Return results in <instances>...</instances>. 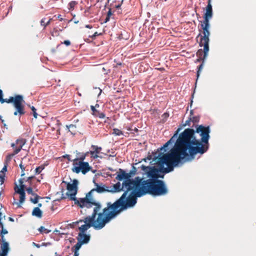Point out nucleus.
<instances>
[{"instance_id": "412c9836", "label": "nucleus", "mask_w": 256, "mask_h": 256, "mask_svg": "<svg viewBox=\"0 0 256 256\" xmlns=\"http://www.w3.org/2000/svg\"><path fill=\"white\" fill-rule=\"evenodd\" d=\"M52 20V18H50L48 21L46 22V18H44L41 20L40 22V25L44 26V29L46 26L50 24Z\"/></svg>"}, {"instance_id": "13d9d810", "label": "nucleus", "mask_w": 256, "mask_h": 256, "mask_svg": "<svg viewBox=\"0 0 256 256\" xmlns=\"http://www.w3.org/2000/svg\"><path fill=\"white\" fill-rule=\"evenodd\" d=\"M169 145H163V147L164 148H166V147H168Z\"/></svg>"}, {"instance_id": "09e8293b", "label": "nucleus", "mask_w": 256, "mask_h": 256, "mask_svg": "<svg viewBox=\"0 0 256 256\" xmlns=\"http://www.w3.org/2000/svg\"><path fill=\"white\" fill-rule=\"evenodd\" d=\"M85 27L88 28H92V26L90 24H86Z\"/></svg>"}, {"instance_id": "473e14b6", "label": "nucleus", "mask_w": 256, "mask_h": 256, "mask_svg": "<svg viewBox=\"0 0 256 256\" xmlns=\"http://www.w3.org/2000/svg\"><path fill=\"white\" fill-rule=\"evenodd\" d=\"M5 174L2 172L0 171V184H2L4 182Z\"/></svg>"}, {"instance_id": "f257e3e1", "label": "nucleus", "mask_w": 256, "mask_h": 256, "mask_svg": "<svg viewBox=\"0 0 256 256\" xmlns=\"http://www.w3.org/2000/svg\"><path fill=\"white\" fill-rule=\"evenodd\" d=\"M208 148V145H174L158 158V162L168 166L164 170L168 172L180 164L192 161L197 154H203Z\"/></svg>"}, {"instance_id": "393cba45", "label": "nucleus", "mask_w": 256, "mask_h": 256, "mask_svg": "<svg viewBox=\"0 0 256 256\" xmlns=\"http://www.w3.org/2000/svg\"><path fill=\"white\" fill-rule=\"evenodd\" d=\"M33 196H34V198H30V200L31 201V202L34 204H37L38 202V200L41 198L36 194Z\"/></svg>"}, {"instance_id": "4468645a", "label": "nucleus", "mask_w": 256, "mask_h": 256, "mask_svg": "<svg viewBox=\"0 0 256 256\" xmlns=\"http://www.w3.org/2000/svg\"><path fill=\"white\" fill-rule=\"evenodd\" d=\"M12 145V146L14 148V152L12 154H8L6 158L4 164H8V163L11 161L12 157L16 154H18L22 148V147L24 145Z\"/></svg>"}, {"instance_id": "a18cd8bd", "label": "nucleus", "mask_w": 256, "mask_h": 256, "mask_svg": "<svg viewBox=\"0 0 256 256\" xmlns=\"http://www.w3.org/2000/svg\"><path fill=\"white\" fill-rule=\"evenodd\" d=\"M58 18L60 20V21H62L63 20V18L62 17V16L60 14H58Z\"/></svg>"}, {"instance_id": "9b49d317", "label": "nucleus", "mask_w": 256, "mask_h": 256, "mask_svg": "<svg viewBox=\"0 0 256 256\" xmlns=\"http://www.w3.org/2000/svg\"><path fill=\"white\" fill-rule=\"evenodd\" d=\"M84 156H82L73 160L72 170L74 172L79 174L81 172L83 174H86L92 169L88 162H84Z\"/></svg>"}, {"instance_id": "423d86ee", "label": "nucleus", "mask_w": 256, "mask_h": 256, "mask_svg": "<svg viewBox=\"0 0 256 256\" xmlns=\"http://www.w3.org/2000/svg\"><path fill=\"white\" fill-rule=\"evenodd\" d=\"M180 129L181 128H178L174 136L164 144H198L193 128L185 129L178 136V133Z\"/></svg>"}, {"instance_id": "7ed1b4c3", "label": "nucleus", "mask_w": 256, "mask_h": 256, "mask_svg": "<svg viewBox=\"0 0 256 256\" xmlns=\"http://www.w3.org/2000/svg\"><path fill=\"white\" fill-rule=\"evenodd\" d=\"M116 216V215L114 212H110L104 208L102 212L99 214L98 216L92 214L86 216L82 220L76 221L74 222L76 224L82 222L84 223L78 228L80 232L77 237L78 241L80 242L83 244L88 243L90 240V236L86 234L85 232L88 228L93 227L96 230H101Z\"/></svg>"}, {"instance_id": "cd10ccee", "label": "nucleus", "mask_w": 256, "mask_h": 256, "mask_svg": "<svg viewBox=\"0 0 256 256\" xmlns=\"http://www.w3.org/2000/svg\"><path fill=\"white\" fill-rule=\"evenodd\" d=\"M192 122H193L194 125L196 124H197L199 122L200 118L199 116H194L192 117H190Z\"/></svg>"}, {"instance_id": "dca6fc26", "label": "nucleus", "mask_w": 256, "mask_h": 256, "mask_svg": "<svg viewBox=\"0 0 256 256\" xmlns=\"http://www.w3.org/2000/svg\"><path fill=\"white\" fill-rule=\"evenodd\" d=\"M212 8L211 2H208V5L206 8V12L204 14V20H210L212 16Z\"/></svg>"}, {"instance_id": "bb28decb", "label": "nucleus", "mask_w": 256, "mask_h": 256, "mask_svg": "<svg viewBox=\"0 0 256 256\" xmlns=\"http://www.w3.org/2000/svg\"><path fill=\"white\" fill-rule=\"evenodd\" d=\"M38 231L41 233L48 234L50 232V230L46 228L44 226H41L38 229Z\"/></svg>"}, {"instance_id": "c9c22d12", "label": "nucleus", "mask_w": 256, "mask_h": 256, "mask_svg": "<svg viewBox=\"0 0 256 256\" xmlns=\"http://www.w3.org/2000/svg\"><path fill=\"white\" fill-rule=\"evenodd\" d=\"M44 166H38L36 168V174H39L40 173V172L42 171V170H44Z\"/></svg>"}, {"instance_id": "5701e85b", "label": "nucleus", "mask_w": 256, "mask_h": 256, "mask_svg": "<svg viewBox=\"0 0 256 256\" xmlns=\"http://www.w3.org/2000/svg\"><path fill=\"white\" fill-rule=\"evenodd\" d=\"M92 146L93 148V150H94V151L92 152V154H93L94 152H95L96 154L102 153L103 154H106V153L104 152H102V148L98 147L95 145H92Z\"/></svg>"}, {"instance_id": "f3484780", "label": "nucleus", "mask_w": 256, "mask_h": 256, "mask_svg": "<svg viewBox=\"0 0 256 256\" xmlns=\"http://www.w3.org/2000/svg\"><path fill=\"white\" fill-rule=\"evenodd\" d=\"M203 46V50L202 49H199L196 53V55L198 57V58L196 60V62H200L202 60L203 62H204V59L206 58L208 54L209 50L206 52L204 46Z\"/></svg>"}, {"instance_id": "49530a36", "label": "nucleus", "mask_w": 256, "mask_h": 256, "mask_svg": "<svg viewBox=\"0 0 256 256\" xmlns=\"http://www.w3.org/2000/svg\"><path fill=\"white\" fill-rule=\"evenodd\" d=\"M0 227L2 229H3L4 228V226L1 220V219H0Z\"/></svg>"}, {"instance_id": "e2e57ef3", "label": "nucleus", "mask_w": 256, "mask_h": 256, "mask_svg": "<svg viewBox=\"0 0 256 256\" xmlns=\"http://www.w3.org/2000/svg\"><path fill=\"white\" fill-rule=\"evenodd\" d=\"M1 216H2V213L0 212V219H2Z\"/></svg>"}, {"instance_id": "3c124183", "label": "nucleus", "mask_w": 256, "mask_h": 256, "mask_svg": "<svg viewBox=\"0 0 256 256\" xmlns=\"http://www.w3.org/2000/svg\"><path fill=\"white\" fill-rule=\"evenodd\" d=\"M64 158H67L68 160H70V156L69 155H66L65 156H64Z\"/></svg>"}, {"instance_id": "864d4df0", "label": "nucleus", "mask_w": 256, "mask_h": 256, "mask_svg": "<svg viewBox=\"0 0 256 256\" xmlns=\"http://www.w3.org/2000/svg\"><path fill=\"white\" fill-rule=\"evenodd\" d=\"M127 130H128V131H132V129L131 128H127Z\"/></svg>"}, {"instance_id": "4c0bfd02", "label": "nucleus", "mask_w": 256, "mask_h": 256, "mask_svg": "<svg viewBox=\"0 0 256 256\" xmlns=\"http://www.w3.org/2000/svg\"><path fill=\"white\" fill-rule=\"evenodd\" d=\"M7 234H8V231L6 229H4V228L3 229L1 230L0 232V235H2V234L4 235Z\"/></svg>"}, {"instance_id": "e433bc0d", "label": "nucleus", "mask_w": 256, "mask_h": 256, "mask_svg": "<svg viewBox=\"0 0 256 256\" xmlns=\"http://www.w3.org/2000/svg\"><path fill=\"white\" fill-rule=\"evenodd\" d=\"M26 192L28 194H30L32 195H34L35 194L33 192L32 189V188L29 187L26 189Z\"/></svg>"}, {"instance_id": "9d476101", "label": "nucleus", "mask_w": 256, "mask_h": 256, "mask_svg": "<svg viewBox=\"0 0 256 256\" xmlns=\"http://www.w3.org/2000/svg\"><path fill=\"white\" fill-rule=\"evenodd\" d=\"M201 28L202 30V34H199L197 38H200L199 45L200 46H204L206 52L209 50V36H210V32L209 28L210 24L209 20H204L201 24Z\"/></svg>"}, {"instance_id": "4be33fe9", "label": "nucleus", "mask_w": 256, "mask_h": 256, "mask_svg": "<svg viewBox=\"0 0 256 256\" xmlns=\"http://www.w3.org/2000/svg\"><path fill=\"white\" fill-rule=\"evenodd\" d=\"M67 128L72 134H75L77 132L76 125L70 124L69 126H67Z\"/></svg>"}, {"instance_id": "c756f323", "label": "nucleus", "mask_w": 256, "mask_h": 256, "mask_svg": "<svg viewBox=\"0 0 256 256\" xmlns=\"http://www.w3.org/2000/svg\"><path fill=\"white\" fill-rule=\"evenodd\" d=\"M113 134L116 136H120L123 134L122 131L118 128H114L113 130Z\"/></svg>"}, {"instance_id": "2eb2a0df", "label": "nucleus", "mask_w": 256, "mask_h": 256, "mask_svg": "<svg viewBox=\"0 0 256 256\" xmlns=\"http://www.w3.org/2000/svg\"><path fill=\"white\" fill-rule=\"evenodd\" d=\"M34 137L28 134H24L20 138L17 140L16 144H26V142L34 143Z\"/></svg>"}, {"instance_id": "69168bd1", "label": "nucleus", "mask_w": 256, "mask_h": 256, "mask_svg": "<svg viewBox=\"0 0 256 256\" xmlns=\"http://www.w3.org/2000/svg\"><path fill=\"white\" fill-rule=\"evenodd\" d=\"M120 6H116L117 8H119Z\"/></svg>"}, {"instance_id": "6ab92c4d", "label": "nucleus", "mask_w": 256, "mask_h": 256, "mask_svg": "<svg viewBox=\"0 0 256 256\" xmlns=\"http://www.w3.org/2000/svg\"><path fill=\"white\" fill-rule=\"evenodd\" d=\"M111 190L110 192H120V190H124V192H126V190L123 188V184L122 186H121L120 182H118L114 185V190Z\"/></svg>"}, {"instance_id": "79ce46f5", "label": "nucleus", "mask_w": 256, "mask_h": 256, "mask_svg": "<svg viewBox=\"0 0 256 256\" xmlns=\"http://www.w3.org/2000/svg\"><path fill=\"white\" fill-rule=\"evenodd\" d=\"M62 44H64L66 46H69L70 45V42L69 40H65L64 41V42H62Z\"/></svg>"}, {"instance_id": "f03ea898", "label": "nucleus", "mask_w": 256, "mask_h": 256, "mask_svg": "<svg viewBox=\"0 0 256 256\" xmlns=\"http://www.w3.org/2000/svg\"><path fill=\"white\" fill-rule=\"evenodd\" d=\"M119 172L120 173L116 176V179L119 180L124 179L123 182V188L126 190V192H124L122 196L114 203L108 202L106 207L104 208L110 212H114L116 216L128 208L133 206L136 203V194L140 186L142 179L139 177L136 178L134 180L130 179L131 174H134L135 172L126 173L124 170L120 168Z\"/></svg>"}, {"instance_id": "1a4fd4ad", "label": "nucleus", "mask_w": 256, "mask_h": 256, "mask_svg": "<svg viewBox=\"0 0 256 256\" xmlns=\"http://www.w3.org/2000/svg\"><path fill=\"white\" fill-rule=\"evenodd\" d=\"M195 128L196 130H194V132L196 138V143L198 144H208L210 132V126H206L202 124H197L195 126Z\"/></svg>"}, {"instance_id": "603ef678", "label": "nucleus", "mask_w": 256, "mask_h": 256, "mask_svg": "<svg viewBox=\"0 0 256 256\" xmlns=\"http://www.w3.org/2000/svg\"><path fill=\"white\" fill-rule=\"evenodd\" d=\"M0 120L2 122V123H4V120L3 119H2V116H0Z\"/></svg>"}, {"instance_id": "37998d69", "label": "nucleus", "mask_w": 256, "mask_h": 256, "mask_svg": "<svg viewBox=\"0 0 256 256\" xmlns=\"http://www.w3.org/2000/svg\"><path fill=\"white\" fill-rule=\"evenodd\" d=\"M100 34H98V32H95L93 35H92L90 37L94 39L96 38V37L98 36H99Z\"/></svg>"}, {"instance_id": "c03bdc74", "label": "nucleus", "mask_w": 256, "mask_h": 256, "mask_svg": "<svg viewBox=\"0 0 256 256\" xmlns=\"http://www.w3.org/2000/svg\"><path fill=\"white\" fill-rule=\"evenodd\" d=\"M162 116L165 118H167L169 116V114L167 112H165L162 114Z\"/></svg>"}, {"instance_id": "c85d7f7f", "label": "nucleus", "mask_w": 256, "mask_h": 256, "mask_svg": "<svg viewBox=\"0 0 256 256\" xmlns=\"http://www.w3.org/2000/svg\"><path fill=\"white\" fill-rule=\"evenodd\" d=\"M82 244H83L82 243L80 242V241H78V242L76 243V244L74 246V250H76V251H78L80 248H81Z\"/></svg>"}, {"instance_id": "b1692460", "label": "nucleus", "mask_w": 256, "mask_h": 256, "mask_svg": "<svg viewBox=\"0 0 256 256\" xmlns=\"http://www.w3.org/2000/svg\"><path fill=\"white\" fill-rule=\"evenodd\" d=\"M92 114L96 117H98L100 118H105V114L103 112H100L98 110H95V112Z\"/></svg>"}, {"instance_id": "bf43d9fd", "label": "nucleus", "mask_w": 256, "mask_h": 256, "mask_svg": "<svg viewBox=\"0 0 256 256\" xmlns=\"http://www.w3.org/2000/svg\"><path fill=\"white\" fill-rule=\"evenodd\" d=\"M36 246L37 248H40V245H39L38 244H36Z\"/></svg>"}, {"instance_id": "6e6d98bb", "label": "nucleus", "mask_w": 256, "mask_h": 256, "mask_svg": "<svg viewBox=\"0 0 256 256\" xmlns=\"http://www.w3.org/2000/svg\"><path fill=\"white\" fill-rule=\"evenodd\" d=\"M9 220H10V221H12V222H13V221H14L13 218H10H10H9Z\"/></svg>"}, {"instance_id": "de8ad7c7", "label": "nucleus", "mask_w": 256, "mask_h": 256, "mask_svg": "<svg viewBox=\"0 0 256 256\" xmlns=\"http://www.w3.org/2000/svg\"><path fill=\"white\" fill-rule=\"evenodd\" d=\"M79 254L78 251L74 250V256H78Z\"/></svg>"}, {"instance_id": "a211bd4d", "label": "nucleus", "mask_w": 256, "mask_h": 256, "mask_svg": "<svg viewBox=\"0 0 256 256\" xmlns=\"http://www.w3.org/2000/svg\"><path fill=\"white\" fill-rule=\"evenodd\" d=\"M0 246V254L4 256H6L9 250V244L8 242L1 243Z\"/></svg>"}, {"instance_id": "f8f14e48", "label": "nucleus", "mask_w": 256, "mask_h": 256, "mask_svg": "<svg viewBox=\"0 0 256 256\" xmlns=\"http://www.w3.org/2000/svg\"><path fill=\"white\" fill-rule=\"evenodd\" d=\"M164 168H156L155 166H146L143 165L142 166V169L147 173L148 176L151 178L150 179H158L159 178H162L164 174L160 175V172L166 173Z\"/></svg>"}, {"instance_id": "0eeeda50", "label": "nucleus", "mask_w": 256, "mask_h": 256, "mask_svg": "<svg viewBox=\"0 0 256 256\" xmlns=\"http://www.w3.org/2000/svg\"><path fill=\"white\" fill-rule=\"evenodd\" d=\"M24 102L22 96L20 94H16L14 96H10L8 98H3V96H2L1 100H0V102L2 104L4 102L13 104L16 108V111L14 113V116L18 114L22 116L25 114L24 106L23 105Z\"/></svg>"}, {"instance_id": "a19ab883", "label": "nucleus", "mask_w": 256, "mask_h": 256, "mask_svg": "<svg viewBox=\"0 0 256 256\" xmlns=\"http://www.w3.org/2000/svg\"><path fill=\"white\" fill-rule=\"evenodd\" d=\"M96 106L99 107V105L98 104H96L95 106H90V108H91L92 111V114L95 112V110H96Z\"/></svg>"}, {"instance_id": "0e129e2a", "label": "nucleus", "mask_w": 256, "mask_h": 256, "mask_svg": "<svg viewBox=\"0 0 256 256\" xmlns=\"http://www.w3.org/2000/svg\"><path fill=\"white\" fill-rule=\"evenodd\" d=\"M208 2H212V0H208Z\"/></svg>"}, {"instance_id": "2f4dec72", "label": "nucleus", "mask_w": 256, "mask_h": 256, "mask_svg": "<svg viewBox=\"0 0 256 256\" xmlns=\"http://www.w3.org/2000/svg\"><path fill=\"white\" fill-rule=\"evenodd\" d=\"M192 122L191 118H188V120H186L185 123L182 124V126L183 127H185L186 126H191V122ZM193 126H194V125L192 126V127H193Z\"/></svg>"}, {"instance_id": "a878e982", "label": "nucleus", "mask_w": 256, "mask_h": 256, "mask_svg": "<svg viewBox=\"0 0 256 256\" xmlns=\"http://www.w3.org/2000/svg\"><path fill=\"white\" fill-rule=\"evenodd\" d=\"M78 4V2L74 0L71 1L68 4V10H73L75 7V6Z\"/></svg>"}, {"instance_id": "ddd939ff", "label": "nucleus", "mask_w": 256, "mask_h": 256, "mask_svg": "<svg viewBox=\"0 0 256 256\" xmlns=\"http://www.w3.org/2000/svg\"><path fill=\"white\" fill-rule=\"evenodd\" d=\"M20 188L17 185H16L14 188L15 192L20 194L19 202H16L18 208L21 207V204L24 202L26 198V194L24 190V186L22 184L23 182L22 180H20Z\"/></svg>"}, {"instance_id": "052dcab7", "label": "nucleus", "mask_w": 256, "mask_h": 256, "mask_svg": "<svg viewBox=\"0 0 256 256\" xmlns=\"http://www.w3.org/2000/svg\"><path fill=\"white\" fill-rule=\"evenodd\" d=\"M46 243H44V242H43L42 244V246H46Z\"/></svg>"}, {"instance_id": "aec40b11", "label": "nucleus", "mask_w": 256, "mask_h": 256, "mask_svg": "<svg viewBox=\"0 0 256 256\" xmlns=\"http://www.w3.org/2000/svg\"><path fill=\"white\" fill-rule=\"evenodd\" d=\"M32 215L38 218H41L42 216V212L38 207H36L34 208L32 212Z\"/></svg>"}, {"instance_id": "6e6552de", "label": "nucleus", "mask_w": 256, "mask_h": 256, "mask_svg": "<svg viewBox=\"0 0 256 256\" xmlns=\"http://www.w3.org/2000/svg\"><path fill=\"white\" fill-rule=\"evenodd\" d=\"M78 181L76 180H74L72 184L68 183L67 185V190L70 194L67 193V194L69 196L70 200L74 202L76 205L79 206L81 208V213L86 215L88 212L85 208V204H83L81 202L82 199H84V198L78 199L76 198V195L78 192Z\"/></svg>"}, {"instance_id": "338daca9", "label": "nucleus", "mask_w": 256, "mask_h": 256, "mask_svg": "<svg viewBox=\"0 0 256 256\" xmlns=\"http://www.w3.org/2000/svg\"><path fill=\"white\" fill-rule=\"evenodd\" d=\"M0 256H2V255H1V254H0Z\"/></svg>"}, {"instance_id": "680f3d73", "label": "nucleus", "mask_w": 256, "mask_h": 256, "mask_svg": "<svg viewBox=\"0 0 256 256\" xmlns=\"http://www.w3.org/2000/svg\"><path fill=\"white\" fill-rule=\"evenodd\" d=\"M190 116H191L193 114L192 110L190 111Z\"/></svg>"}, {"instance_id": "72a5a7b5", "label": "nucleus", "mask_w": 256, "mask_h": 256, "mask_svg": "<svg viewBox=\"0 0 256 256\" xmlns=\"http://www.w3.org/2000/svg\"><path fill=\"white\" fill-rule=\"evenodd\" d=\"M112 15V10L110 9L109 10L108 12L106 17L105 19V22H107L109 21L110 16Z\"/></svg>"}, {"instance_id": "ea45409f", "label": "nucleus", "mask_w": 256, "mask_h": 256, "mask_svg": "<svg viewBox=\"0 0 256 256\" xmlns=\"http://www.w3.org/2000/svg\"><path fill=\"white\" fill-rule=\"evenodd\" d=\"M8 164H4V166L1 170V172H2L4 173L5 174V172L7 171V167Z\"/></svg>"}, {"instance_id": "58836bf2", "label": "nucleus", "mask_w": 256, "mask_h": 256, "mask_svg": "<svg viewBox=\"0 0 256 256\" xmlns=\"http://www.w3.org/2000/svg\"><path fill=\"white\" fill-rule=\"evenodd\" d=\"M20 168L22 170V174L21 176H23L24 175V171L25 170V168H24V166L22 164H20Z\"/></svg>"}, {"instance_id": "20e7f679", "label": "nucleus", "mask_w": 256, "mask_h": 256, "mask_svg": "<svg viewBox=\"0 0 256 256\" xmlns=\"http://www.w3.org/2000/svg\"><path fill=\"white\" fill-rule=\"evenodd\" d=\"M168 189L162 180L158 179H141L140 186L137 190L136 198L140 197L146 194L154 196H164L168 193Z\"/></svg>"}, {"instance_id": "7c9ffc66", "label": "nucleus", "mask_w": 256, "mask_h": 256, "mask_svg": "<svg viewBox=\"0 0 256 256\" xmlns=\"http://www.w3.org/2000/svg\"><path fill=\"white\" fill-rule=\"evenodd\" d=\"M203 64H204V62H202V64H200L198 68V71H197V74H196V76H197V79L200 76V72L202 70V69L203 68Z\"/></svg>"}, {"instance_id": "8fccbe9b", "label": "nucleus", "mask_w": 256, "mask_h": 256, "mask_svg": "<svg viewBox=\"0 0 256 256\" xmlns=\"http://www.w3.org/2000/svg\"><path fill=\"white\" fill-rule=\"evenodd\" d=\"M2 96H3V92L2 90L0 89V100H1Z\"/></svg>"}, {"instance_id": "39448f33", "label": "nucleus", "mask_w": 256, "mask_h": 256, "mask_svg": "<svg viewBox=\"0 0 256 256\" xmlns=\"http://www.w3.org/2000/svg\"><path fill=\"white\" fill-rule=\"evenodd\" d=\"M94 184L96 188L86 194V197L84 199H82L81 202L83 204H85V208L88 212V214L91 212V208H92V214L98 216L99 214L102 212L104 208H102V205L100 202L97 201L95 198L94 193L97 192L102 194L111 190L108 189V187L106 186L102 183L99 184L94 182Z\"/></svg>"}, {"instance_id": "4d7b16f0", "label": "nucleus", "mask_w": 256, "mask_h": 256, "mask_svg": "<svg viewBox=\"0 0 256 256\" xmlns=\"http://www.w3.org/2000/svg\"><path fill=\"white\" fill-rule=\"evenodd\" d=\"M42 206V204L40 203L38 204V207L40 208V207H41Z\"/></svg>"}, {"instance_id": "5fc2aeb1", "label": "nucleus", "mask_w": 256, "mask_h": 256, "mask_svg": "<svg viewBox=\"0 0 256 256\" xmlns=\"http://www.w3.org/2000/svg\"><path fill=\"white\" fill-rule=\"evenodd\" d=\"M134 130L136 132H138V129L137 128H135Z\"/></svg>"}, {"instance_id": "f704fd0d", "label": "nucleus", "mask_w": 256, "mask_h": 256, "mask_svg": "<svg viewBox=\"0 0 256 256\" xmlns=\"http://www.w3.org/2000/svg\"><path fill=\"white\" fill-rule=\"evenodd\" d=\"M30 108H31L32 110V111L33 116H34V118H36L38 117V114L36 112V108L34 106H32L30 107Z\"/></svg>"}]
</instances>
